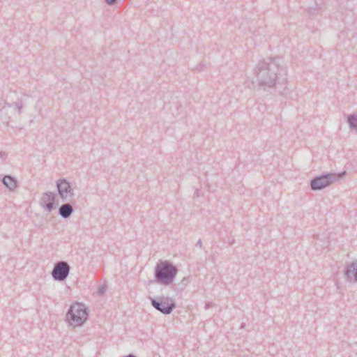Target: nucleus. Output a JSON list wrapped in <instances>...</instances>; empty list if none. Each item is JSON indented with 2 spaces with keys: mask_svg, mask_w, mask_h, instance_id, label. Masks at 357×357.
<instances>
[{
  "mask_svg": "<svg viewBox=\"0 0 357 357\" xmlns=\"http://www.w3.org/2000/svg\"><path fill=\"white\" fill-rule=\"evenodd\" d=\"M280 59L260 60L255 68L257 83L263 90L275 88L284 93L287 84V72L280 65Z\"/></svg>",
  "mask_w": 357,
  "mask_h": 357,
  "instance_id": "1",
  "label": "nucleus"
},
{
  "mask_svg": "<svg viewBox=\"0 0 357 357\" xmlns=\"http://www.w3.org/2000/svg\"><path fill=\"white\" fill-rule=\"evenodd\" d=\"M178 268L169 261H160L154 268L153 282L165 286L172 283L175 279Z\"/></svg>",
  "mask_w": 357,
  "mask_h": 357,
  "instance_id": "2",
  "label": "nucleus"
},
{
  "mask_svg": "<svg viewBox=\"0 0 357 357\" xmlns=\"http://www.w3.org/2000/svg\"><path fill=\"white\" fill-rule=\"evenodd\" d=\"M66 317L71 326H80L88 319V309L83 303H74L68 309Z\"/></svg>",
  "mask_w": 357,
  "mask_h": 357,
  "instance_id": "3",
  "label": "nucleus"
},
{
  "mask_svg": "<svg viewBox=\"0 0 357 357\" xmlns=\"http://www.w3.org/2000/svg\"><path fill=\"white\" fill-rule=\"evenodd\" d=\"M345 174V172L339 174L335 173H326L319 176H315L310 181L311 189L312 190H321L331 185L334 181H338L342 178V175Z\"/></svg>",
  "mask_w": 357,
  "mask_h": 357,
  "instance_id": "4",
  "label": "nucleus"
},
{
  "mask_svg": "<svg viewBox=\"0 0 357 357\" xmlns=\"http://www.w3.org/2000/svg\"><path fill=\"white\" fill-rule=\"evenodd\" d=\"M149 299L152 307L165 315L170 314L176 308V303L170 297L158 296L152 298L149 296Z\"/></svg>",
  "mask_w": 357,
  "mask_h": 357,
  "instance_id": "5",
  "label": "nucleus"
},
{
  "mask_svg": "<svg viewBox=\"0 0 357 357\" xmlns=\"http://www.w3.org/2000/svg\"><path fill=\"white\" fill-rule=\"evenodd\" d=\"M56 186L61 199L64 202L72 201L75 195L74 190L70 183L66 178H59L56 181Z\"/></svg>",
  "mask_w": 357,
  "mask_h": 357,
  "instance_id": "6",
  "label": "nucleus"
},
{
  "mask_svg": "<svg viewBox=\"0 0 357 357\" xmlns=\"http://www.w3.org/2000/svg\"><path fill=\"white\" fill-rule=\"evenodd\" d=\"M70 271V265L65 261H61L54 264L52 276L56 281H64L68 276Z\"/></svg>",
  "mask_w": 357,
  "mask_h": 357,
  "instance_id": "7",
  "label": "nucleus"
},
{
  "mask_svg": "<svg viewBox=\"0 0 357 357\" xmlns=\"http://www.w3.org/2000/svg\"><path fill=\"white\" fill-rule=\"evenodd\" d=\"M56 195L52 192H45L40 200V205L48 212L54 208V202Z\"/></svg>",
  "mask_w": 357,
  "mask_h": 357,
  "instance_id": "8",
  "label": "nucleus"
},
{
  "mask_svg": "<svg viewBox=\"0 0 357 357\" xmlns=\"http://www.w3.org/2000/svg\"><path fill=\"white\" fill-rule=\"evenodd\" d=\"M344 275L349 282H357V261L352 262L344 268Z\"/></svg>",
  "mask_w": 357,
  "mask_h": 357,
  "instance_id": "9",
  "label": "nucleus"
},
{
  "mask_svg": "<svg viewBox=\"0 0 357 357\" xmlns=\"http://www.w3.org/2000/svg\"><path fill=\"white\" fill-rule=\"evenodd\" d=\"M1 181L3 184L10 191H14L17 186V179L11 175H5Z\"/></svg>",
  "mask_w": 357,
  "mask_h": 357,
  "instance_id": "10",
  "label": "nucleus"
},
{
  "mask_svg": "<svg viewBox=\"0 0 357 357\" xmlns=\"http://www.w3.org/2000/svg\"><path fill=\"white\" fill-rule=\"evenodd\" d=\"M73 211L74 210L73 206L70 204H68V202L62 204L59 208V215L64 219L70 218L73 214Z\"/></svg>",
  "mask_w": 357,
  "mask_h": 357,
  "instance_id": "11",
  "label": "nucleus"
},
{
  "mask_svg": "<svg viewBox=\"0 0 357 357\" xmlns=\"http://www.w3.org/2000/svg\"><path fill=\"white\" fill-rule=\"evenodd\" d=\"M347 123L352 130H357V115L350 114L347 117Z\"/></svg>",
  "mask_w": 357,
  "mask_h": 357,
  "instance_id": "12",
  "label": "nucleus"
},
{
  "mask_svg": "<svg viewBox=\"0 0 357 357\" xmlns=\"http://www.w3.org/2000/svg\"><path fill=\"white\" fill-rule=\"evenodd\" d=\"M191 282L190 276L184 277L181 282L178 284V288L180 291H183L185 287Z\"/></svg>",
  "mask_w": 357,
  "mask_h": 357,
  "instance_id": "13",
  "label": "nucleus"
},
{
  "mask_svg": "<svg viewBox=\"0 0 357 357\" xmlns=\"http://www.w3.org/2000/svg\"><path fill=\"white\" fill-rule=\"evenodd\" d=\"M322 1L323 0H314L316 8L310 7L308 8V12L310 13L314 14L315 11L317 9L321 8V5L322 4Z\"/></svg>",
  "mask_w": 357,
  "mask_h": 357,
  "instance_id": "14",
  "label": "nucleus"
},
{
  "mask_svg": "<svg viewBox=\"0 0 357 357\" xmlns=\"http://www.w3.org/2000/svg\"><path fill=\"white\" fill-rule=\"evenodd\" d=\"M15 107L17 109L18 112L20 113L21 112V109L23 107L22 102V101H17V102H15Z\"/></svg>",
  "mask_w": 357,
  "mask_h": 357,
  "instance_id": "15",
  "label": "nucleus"
},
{
  "mask_svg": "<svg viewBox=\"0 0 357 357\" xmlns=\"http://www.w3.org/2000/svg\"><path fill=\"white\" fill-rule=\"evenodd\" d=\"M106 290L105 285L100 286L98 288V294L99 295H102Z\"/></svg>",
  "mask_w": 357,
  "mask_h": 357,
  "instance_id": "16",
  "label": "nucleus"
},
{
  "mask_svg": "<svg viewBox=\"0 0 357 357\" xmlns=\"http://www.w3.org/2000/svg\"><path fill=\"white\" fill-rule=\"evenodd\" d=\"M0 158L5 160L7 158V153L4 151H0Z\"/></svg>",
  "mask_w": 357,
  "mask_h": 357,
  "instance_id": "17",
  "label": "nucleus"
},
{
  "mask_svg": "<svg viewBox=\"0 0 357 357\" xmlns=\"http://www.w3.org/2000/svg\"><path fill=\"white\" fill-rule=\"evenodd\" d=\"M117 0H105V3L109 6L114 5Z\"/></svg>",
  "mask_w": 357,
  "mask_h": 357,
  "instance_id": "18",
  "label": "nucleus"
},
{
  "mask_svg": "<svg viewBox=\"0 0 357 357\" xmlns=\"http://www.w3.org/2000/svg\"><path fill=\"white\" fill-rule=\"evenodd\" d=\"M211 306H212V303L210 302H208V303H205L204 308L206 310L209 309Z\"/></svg>",
  "mask_w": 357,
  "mask_h": 357,
  "instance_id": "19",
  "label": "nucleus"
},
{
  "mask_svg": "<svg viewBox=\"0 0 357 357\" xmlns=\"http://www.w3.org/2000/svg\"><path fill=\"white\" fill-rule=\"evenodd\" d=\"M205 67V65L204 64H199L197 67V70L200 71L202 70V68Z\"/></svg>",
  "mask_w": 357,
  "mask_h": 357,
  "instance_id": "20",
  "label": "nucleus"
},
{
  "mask_svg": "<svg viewBox=\"0 0 357 357\" xmlns=\"http://www.w3.org/2000/svg\"><path fill=\"white\" fill-rule=\"evenodd\" d=\"M196 246L199 247V248H202V241L199 239L197 243H196Z\"/></svg>",
  "mask_w": 357,
  "mask_h": 357,
  "instance_id": "21",
  "label": "nucleus"
},
{
  "mask_svg": "<svg viewBox=\"0 0 357 357\" xmlns=\"http://www.w3.org/2000/svg\"><path fill=\"white\" fill-rule=\"evenodd\" d=\"M6 106H4L1 110H0V112H1V114L2 115L4 112V111L6 110Z\"/></svg>",
  "mask_w": 357,
  "mask_h": 357,
  "instance_id": "22",
  "label": "nucleus"
},
{
  "mask_svg": "<svg viewBox=\"0 0 357 357\" xmlns=\"http://www.w3.org/2000/svg\"><path fill=\"white\" fill-rule=\"evenodd\" d=\"M195 195L197 197H199V190H196V191L195 192Z\"/></svg>",
  "mask_w": 357,
  "mask_h": 357,
  "instance_id": "23",
  "label": "nucleus"
},
{
  "mask_svg": "<svg viewBox=\"0 0 357 357\" xmlns=\"http://www.w3.org/2000/svg\"><path fill=\"white\" fill-rule=\"evenodd\" d=\"M234 243V239L230 240L229 242V245H232Z\"/></svg>",
  "mask_w": 357,
  "mask_h": 357,
  "instance_id": "24",
  "label": "nucleus"
},
{
  "mask_svg": "<svg viewBox=\"0 0 357 357\" xmlns=\"http://www.w3.org/2000/svg\"><path fill=\"white\" fill-rule=\"evenodd\" d=\"M345 8H346V9H351V8H350V6H347L345 7Z\"/></svg>",
  "mask_w": 357,
  "mask_h": 357,
  "instance_id": "25",
  "label": "nucleus"
},
{
  "mask_svg": "<svg viewBox=\"0 0 357 357\" xmlns=\"http://www.w3.org/2000/svg\"><path fill=\"white\" fill-rule=\"evenodd\" d=\"M243 327H244V324L243 323V324H241V327H240V328H243Z\"/></svg>",
  "mask_w": 357,
  "mask_h": 357,
  "instance_id": "26",
  "label": "nucleus"
}]
</instances>
